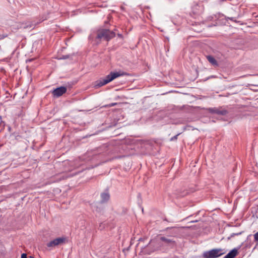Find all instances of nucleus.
I'll return each mask as SVG.
<instances>
[{
	"label": "nucleus",
	"instance_id": "f257e3e1",
	"mask_svg": "<svg viewBox=\"0 0 258 258\" xmlns=\"http://www.w3.org/2000/svg\"><path fill=\"white\" fill-rule=\"evenodd\" d=\"M120 76V74L118 72H111L104 78L100 79V80L96 82L95 87L97 88L102 87L110 82L111 81H112L115 78L119 77Z\"/></svg>",
	"mask_w": 258,
	"mask_h": 258
},
{
	"label": "nucleus",
	"instance_id": "f03ea898",
	"mask_svg": "<svg viewBox=\"0 0 258 258\" xmlns=\"http://www.w3.org/2000/svg\"><path fill=\"white\" fill-rule=\"evenodd\" d=\"M115 33L106 29H100L97 31L96 38L108 41L115 36Z\"/></svg>",
	"mask_w": 258,
	"mask_h": 258
},
{
	"label": "nucleus",
	"instance_id": "7ed1b4c3",
	"mask_svg": "<svg viewBox=\"0 0 258 258\" xmlns=\"http://www.w3.org/2000/svg\"><path fill=\"white\" fill-rule=\"evenodd\" d=\"M226 251L224 249H213L204 252V258H216L226 253Z\"/></svg>",
	"mask_w": 258,
	"mask_h": 258
},
{
	"label": "nucleus",
	"instance_id": "20e7f679",
	"mask_svg": "<svg viewBox=\"0 0 258 258\" xmlns=\"http://www.w3.org/2000/svg\"><path fill=\"white\" fill-rule=\"evenodd\" d=\"M64 243V237L56 238L47 243L48 247H55L62 245Z\"/></svg>",
	"mask_w": 258,
	"mask_h": 258
},
{
	"label": "nucleus",
	"instance_id": "39448f33",
	"mask_svg": "<svg viewBox=\"0 0 258 258\" xmlns=\"http://www.w3.org/2000/svg\"><path fill=\"white\" fill-rule=\"evenodd\" d=\"M51 93L53 98H58L64 94V86L57 88L51 91Z\"/></svg>",
	"mask_w": 258,
	"mask_h": 258
},
{
	"label": "nucleus",
	"instance_id": "423d86ee",
	"mask_svg": "<svg viewBox=\"0 0 258 258\" xmlns=\"http://www.w3.org/2000/svg\"><path fill=\"white\" fill-rule=\"evenodd\" d=\"M208 110L210 113H215L221 115H226L228 112L226 110L222 109V108H209Z\"/></svg>",
	"mask_w": 258,
	"mask_h": 258
},
{
	"label": "nucleus",
	"instance_id": "0eeeda50",
	"mask_svg": "<svg viewBox=\"0 0 258 258\" xmlns=\"http://www.w3.org/2000/svg\"><path fill=\"white\" fill-rule=\"evenodd\" d=\"M100 197L101 203H106L110 199V195L107 190H106L104 192L101 193Z\"/></svg>",
	"mask_w": 258,
	"mask_h": 258
},
{
	"label": "nucleus",
	"instance_id": "6e6552de",
	"mask_svg": "<svg viewBox=\"0 0 258 258\" xmlns=\"http://www.w3.org/2000/svg\"><path fill=\"white\" fill-rule=\"evenodd\" d=\"M237 253V250L235 248L231 250L223 258H234Z\"/></svg>",
	"mask_w": 258,
	"mask_h": 258
},
{
	"label": "nucleus",
	"instance_id": "1a4fd4ad",
	"mask_svg": "<svg viewBox=\"0 0 258 258\" xmlns=\"http://www.w3.org/2000/svg\"><path fill=\"white\" fill-rule=\"evenodd\" d=\"M208 60L214 66L217 67L218 66L217 60L214 57L211 55L207 56Z\"/></svg>",
	"mask_w": 258,
	"mask_h": 258
},
{
	"label": "nucleus",
	"instance_id": "9d476101",
	"mask_svg": "<svg viewBox=\"0 0 258 258\" xmlns=\"http://www.w3.org/2000/svg\"><path fill=\"white\" fill-rule=\"evenodd\" d=\"M161 240L163 241H164L166 243H173L174 241H172L171 239H168V238H167L165 237H161Z\"/></svg>",
	"mask_w": 258,
	"mask_h": 258
},
{
	"label": "nucleus",
	"instance_id": "9b49d317",
	"mask_svg": "<svg viewBox=\"0 0 258 258\" xmlns=\"http://www.w3.org/2000/svg\"><path fill=\"white\" fill-rule=\"evenodd\" d=\"M242 233V232H238V233H232L231 234L230 236L228 237L227 239L229 240L231 238L233 237L235 235H239Z\"/></svg>",
	"mask_w": 258,
	"mask_h": 258
},
{
	"label": "nucleus",
	"instance_id": "f8f14e48",
	"mask_svg": "<svg viewBox=\"0 0 258 258\" xmlns=\"http://www.w3.org/2000/svg\"><path fill=\"white\" fill-rule=\"evenodd\" d=\"M181 133H179L178 134H177L176 135L174 136V137H172L171 139H170V141H175L177 140V137L180 135Z\"/></svg>",
	"mask_w": 258,
	"mask_h": 258
},
{
	"label": "nucleus",
	"instance_id": "ddd939ff",
	"mask_svg": "<svg viewBox=\"0 0 258 258\" xmlns=\"http://www.w3.org/2000/svg\"><path fill=\"white\" fill-rule=\"evenodd\" d=\"M253 236H254V240L256 241H258V232H256V233H255L254 234Z\"/></svg>",
	"mask_w": 258,
	"mask_h": 258
},
{
	"label": "nucleus",
	"instance_id": "4468645a",
	"mask_svg": "<svg viewBox=\"0 0 258 258\" xmlns=\"http://www.w3.org/2000/svg\"><path fill=\"white\" fill-rule=\"evenodd\" d=\"M8 35L7 34H0V40L7 37Z\"/></svg>",
	"mask_w": 258,
	"mask_h": 258
},
{
	"label": "nucleus",
	"instance_id": "2eb2a0df",
	"mask_svg": "<svg viewBox=\"0 0 258 258\" xmlns=\"http://www.w3.org/2000/svg\"><path fill=\"white\" fill-rule=\"evenodd\" d=\"M226 20H230L231 21H235L234 18H233V17H227V18H226Z\"/></svg>",
	"mask_w": 258,
	"mask_h": 258
},
{
	"label": "nucleus",
	"instance_id": "dca6fc26",
	"mask_svg": "<svg viewBox=\"0 0 258 258\" xmlns=\"http://www.w3.org/2000/svg\"><path fill=\"white\" fill-rule=\"evenodd\" d=\"M21 258H27V254L26 253H22L21 254Z\"/></svg>",
	"mask_w": 258,
	"mask_h": 258
},
{
	"label": "nucleus",
	"instance_id": "f3484780",
	"mask_svg": "<svg viewBox=\"0 0 258 258\" xmlns=\"http://www.w3.org/2000/svg\"><path fill=\"white\" fill-rule=\"evenodd\" d=\"M21 138V136L19 135H16L15 136V139L16 140H19V139Z\"/></svg>",
	"mask_w": 258,
	"mask_h": 258
},
{
	"label": "nucleus",
	"instance_id": "a211bd4d",
	"mask_svg": "<svg viewBox=\"0 0 258 258\" xmlns=\"http://www.w3.org/2000/svg\"><path fill=\"white\" fill-rule=\"evenodd\" d=\"M115 104H116V103H111V104H109V105H108V106H110V107H111V106H114V105H115Z\"/></svg>",
	"mask_w": 258,
	"mask_h": 258
},
{
	"label": "nucleus",
	"instance_id": "6ab92c4d",
	"mask_svg": "<svg viewBox=\"0 0 258 258\" xmlns=\"http://www.w3.org/2000/svg\"><path fill=\"white\" fill-rule=\"evenodd\" d=\"M78 166H79V165H76V164H75V165H74V167H73V168H76V167H78Z\"/></svg>",
	"mask_w": 258,
	"mask_h": 258
},
{
	"label": "nucleus",
	"instance_id": "aec40b11",
	"mask_svg": "<svg viewBox=\"0 0 258 258\" xmlns=\"http://www.w3.org/2000/svg\"><path fill=\"white\" fill-rule=\"evenodd\" d=\"M251 237V235H249L247 236V239L248 240L250 237Z\"/></svg>",
	"mask_w": 258,
	"mask_h": 258
},
{
	"label": "nucleus",
	"instance_id": "412c9836",
	"mask_svg": "<svg viewBox=\"0 0 258 258\" xmlns=\"http://www.w3.org/2000/svg\"><path fill=\"white\" fill-rule=\"evenodd\" d=\"M69 57L68 56L66 55V56H65L66 60V59H68L69 58Z\"/></svg>",
	"mask_w": 258,
	"mask_h": 258
},
{
	"label": "nucleus",
	"instance_id": "4be33fe9",
	"mask_svg": "<svg viewBox=\"0 0 258 258\" xmlns=\"http://www.w3.org/2000/svg\"><path fill=\"white\" fill-rule=\"evenodd\" d=\"M142 240H143V239H142V238H140V239H139V241H142Z\"/></svg>",
	"mask_w": 258,
	"mask_h": 258
},
{
	"label": "nucleus",
	"instance_id": "5701e85b",
	"mask_svg": "<svg viewBox=\"0 0 258 258\" xmlns=\"http://www.w3.org/2000/svg\"><path fill=\"white\" fill-rule=\"evenodd\" d=\"M29 257H30V258H34V257L33 256H30Z\"/></svg>",
	"mask_w": 258,
	"mask_h": 258
},
{
	"label": "nucleus",
	"instance_id": "b1692460",
	"mask_svg": "<svg viewBox=\"0 0 258 258\" xmlns=\"http://www.w3.org/2000/svg\"><path fill=\"white\" fill-rule=\"evenodd\" d=\"M9 130H11V127H9Z\"/></svg>",
	"mask_w": 258,
	"mask_h": 258
},
{
	"label": "nucleus",
	"instance_id": "393cba45",
	"mask_svg": "<svg viewBox=\"0 0 258 258\" xmlns=\"http://www.w3.org/2000/svg\"><path fill=\"white\" fill-rule=\"evenodd\" d=\"M185 130V127H184L183 128V131H184Z\"/></svg>",
	"mask_w": 258,
	"mask_h": 258
}]
</instances>
